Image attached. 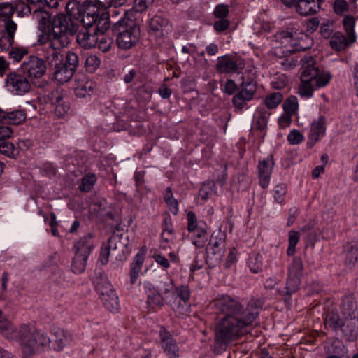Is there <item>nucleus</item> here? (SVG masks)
Here are the masks:
<instances>
[{
    "instance_id": "obj_47",
    "label": "nucleus",
    "mask_w": 358,
    "mask_h": 358,
    "mask_svg": "<svg viewBox=\"0 0 358 358\" xmlns=\"http://www.w3.org/2000/svg\"><path fill=\"white\" fill-rule=\"evenodd\" d=\"M299 104L296 96H290L283 103V109L289 115H293L298 110Z\"/></svg>"
},
{
    "instance_id": "obj_2",
    "label": "nucleus",
    "mask_w": 358,
    "mask_h": 358,
    "mask_svg": "<svg viewBox=\"0 0 358 358\" xmlns=\"http://www.w3.org/2000/svg\"><path fill=\"white\" fill-rule=\"evenodd\" d=\"M77 29L78 26L66 21L63 15H59L48 25L46 24V39L49 41L46 48V71L57 83L68 82L74 74L64 63L62 48L68 43L66 35H74Z\"/></svg>"
},
{
    "instance_id": "obj_29",
    "label": "nucleus",
    "mask_w": 358,
    "mask_h": 358,
    "mask_svg": "<svg viewBox=\"0 0 358 358\" xmlns=\"http://www.w3.org/2000/svg\"><path fill=\"white\" fill-rule=\"evenodd\" d=\"M82 77L83 79L78 80L74 87V92L77 97L84 98L91 94L95 85L92 80H87L83 75Z\"/></svg>"
},
{
    "instance_id": "obj_31",
    "label": "nucleus",
    "mask_w": 358,
    "mask_h": 358,
    "mask_svg": "<svg viewBox=\"0 0 358 358\" xmlns=\"http://www.w3.org/2000/svg\"><path fill=\"white\" fill-rule=\"evenodd\" d=\"M162 231L161 234V241L164 243L170 242V237L165 238V234L173 235L174 229L172 224L171 217L169 213L163 215V222L162 224Z\"/></svg>"
},
{
    "instance_id": "obj_27",
    "label": "nucleus",
    "mask_w": 358,
    "mask_h": 358,
    "mask_svg": "<svg viewBox=\"0 0 358 358\" xmlns=\"http://www.w3.org/2000/svg\"><path fill=\"white\" fill-rule=\"evenodd\" d=\"M145 261V252H138L130 264L129 280L131 285L136 282Z\"/></svg>"
},
{
    "instance_id": "obj_14",
    "label": "nucleus",
    "mask_w": 358,
    "mask_h": 358,
    "mask_svg": "<svg viewBox=\"0 0 358 358\" xmlns=\"http://www.w3.org/2000/svg\"><path fill=\"white\" fill-rule=\"evenodd\" d=\"M161 347L168 358H180V350L176 340L164 327L159 331Z\"/></svg>"
},
{
    "instance_id": "obj_8",
    "label": "nucleus",
    "mask_w": 358,
    "mask_h": 358,
    "mask_svg": "<svg viewBox=\"0 0 358 358\" xmlns=\"http://www.w3.org/2000/svg\"><path fill=\"white\" fill-rule=\"evenodd\" d=\"M94 284L103 306L110 312H117L120 309L118 296L107 277L102 275L96 277Z\"/></svg>"
},
{
    "instance_id": "obj_16",
    "label": "nucleus",
    "mask_w": 358,
    "mask_h": 358,
    "mask_svg": "<svg viewBox=\"0 0 358 358\" xmlns=\"http://www.w3.org/2000/svg\"><path fill=\"white\" fill-rule=\"evenodd\" d=\"M245 66L242 59L234 58L229 55H225L217 59L216 64L217 70L222 73H231L238 72Z\"/></svg>"
},
{
    "instance_id": "obj_22",
    "label": "nucleus",
    "mask_w": 358,
    "mask_h": 358,
    "mask_svg": "<svg viewBox=\"0 0 358 358\" xmlns=\"http://www.w3.org/2000/svg\"><path fill=\"white\" fill-rule=\"evenodd\" d=\"M143 289L147 296V304L153 308H162L165 303V297L160 293L159 289L149 281L143 282Z\"/></svg>"
},
{
    "instance_id": "obj_38",
    "label": "nucleus",
    "mask_w": 358,
    "mask_h": 358,
    "mask_svg": "<svg viewBox=\"0 0 358 358\" xmlns=\"http://www.w3.org/2000/svg\"><path fill=\"white\" fill-rule=\"evenodd\" d=\"M303 271V264L302 259L296 257L293 259L292 262L288 268V274L291 276H297L301 278Z\"/></svg>"
},
{
    "instance_id": "obj_42",
    "label": "nucleus",
    "mask_w": 358,
    "mask_h": 358,
    "mask_svg": "<svg viewBox=\"0 0 358 358\" xmlns=\"http://www.w3.org/2000/svg\"><path fill=\"white\" fill-rule=\"evenodd\" d=\"M216 192V185L213 181L204 182L199 191V196L203 201H206L209 196Z\"/></svg>"
},
{
    "instance_id": "obj_18",
    "label": "nucleus",
    "mask_w": 358,
    "mask_h": 358,
    "mask_svg": "<svg viewBox=\"0 0 358 358\" xmlns=\"http://www.w3.org/2000/svg\"><path fill=\"white\" fill-rule=\"evenodd\" d=\"M293 4L287 7L295 8L301 15L308 16L317 13L321 8L323 0H294Z\"/></svg>"
},
{
    "instance_id": "obj_53",
    "label": "nucleus",
    "mask_w": 358,
    "mask_h": 358,
    "mask_svg": "<svg viewBox=\"0 0 358 358\" xmlns=\"http://www.w3.org/2000/svg\"><path fill=\"white\" fill-rule=\"evenodd\" d=\"M103 34H99V40L96 45L100 50L105 52L110 49L113 43V39L104 36Z\"/></svg>"
},
{
    "instance_id": "obj_40",
    "label": "nucleus",
    "mask_w": 358,
    "mask_h": 358,
    "mask_svg": "<svg viewBox=\"0 0 358 358\" xmlns=\"http://www.w3.org/2000/svg\"><path fill=\"white\" fill-rule=\"evenodd\" d=\"M96 182V176L93 173H88L83 177L79 189L83 192H89Z\"/></svg>"
},
{
    "instance_id": "obj_30",
    "label": "nucleus",
    "mask_w": 358,
    "mask_h": 358,
    "mask_svg": "<svg viewBox=\"0 0 358 358\" xmlns=\"http://www.w3.org/2000/svg\"><path fill=\"white\" fill-rule=\"evenodd\" d=\"M242 80L238 92L246 96V99L252 100L257 92L256 81L252 78L245 79L244 77H242Z\"/></svg>"
},
{
    "instance_id": "obj_6",
    "label": "nucleus",
    "mask_w": 358,
    "mask_h": 358,
    "mask_svg": "<svg viewBox=\"0 0 358 358\" xmlns=\"http://www.w3.org/2000/svg\"><path fill=\"white\" fill-rule=\"evenodd\" d=\"M112 31L117 47L124 50L132 48L138 42L141 36L138 25L128 17L122 18L115 23Z\"/></svg>"
},
{
    "instance_id": "obj_36",
    "label": "nucleus",
    "mask_w": 358,
    "mask_h": 358,
    "mask_svg": "<svg viewBox=\"0 0 358 358\" xmlns=\"http://www.w3.org/2000/svg\"><path fill=\"white\" fill-rule=\"evenodd\" d=\"M10 49L8 51V57L12 59L15 62H20L23 57L28 55L29 50L25 47L13 46V43L10 45Z\"/></svg>"
},
{
    "instance_id": "obj_3",
    "label": "nucleus",
    "mask_w": 358,
    "mask_h": 358,
    "mask_svg": "<svg viewBox=\"0 0 358 358\" xmlns=\"http://www.w3.org/2000/svg\"><path fill=\"white\" fill-rule=\"evenodd\" d=\"M331 79L330 73L320 69L312 56H305L301 59V83L298 94L302 98L310 99L315 89L327 85Z\"/></svg>"
},
{
    "instance_id": "obj_52",
    "label": "nucleus",
    "mask_w": 358,
    "mask_h": 358,
    "mask_svg": "<svg viewBox=\"0 0 358 358\" xmlns=\"http://www.w3.org/2000/svg\"><path fill=\"white\" fill-rule=\"evenodd\" d=\"M152 257L162 270L166 271L171 267L169 260L161 252L155 251Z\"/></svg>"
},
{
    "instance_id": "obj_4",
    "label": "nucleus",
    "mask_w": 358,
    "mask_h": 358,
    "mask_svg": "<svg viewBox=\"0 0 358 358\" xmlns=\"http://www.w3.org/2000/svg\"><path fill=\"white\" fill-rule=\"evenodd\" d=\"M8 327L6 338L19 341L24 357H29L42 350L45 338L42 331L36 327L22 324L18 329L13 324Z\"/></svg>"
},
{
    "instance_id": "obj_1",
    "label": "nucleus",
    "mask_w": 358,
    "mask_h": 358,
    "mask_svg": "<svg viewBox=\"0 0 358 358\" xmlns=\"http://www.w3.org/2000/svg\"><path fill=\"white\" fill-rule=\"evenodd\" d=\"M215 313L222 315L215 327L216 344L227 345L238 340L244 334V329L257 318L262 301L252 299L246 308L236 299L227 294L218 295L213 301Z\"/></svg>"
},
{
    "instance_id": "obj_23",
    "label": "nucleus",
    "mask_w": 358,
    "mask_h": 358,
    "mask_svg": "<svg viewBox=\"0 0 358 358\" xmlns=\"http://www.w3.org/2000/svg\"><path fill=\"white\" fill-rule=\"evenodd\" d=\"M326 132V118L320 115L317 120L312 122L310 133L308 135V145L310 147L317 142L325 135Z\"/></svg>"
},
{
    "instance_id": "obj_9",
    "label": "nucleus",
    "mask_w": 358,
    "mask_h": 358,
    "mask_svg": "<svg viewBox=\"0 0 358 358\" xmlns=\"http://www.w3.org/2000/svg\"><path fill=\"white\" fill-rule=\"evenodd\" d=\"M275 38L277 41L285 46L289 45V48L286 49L287 52L305 51L313 45V39L303 33L297 35L296 33L282 31L276 34Z\"/></svg>"
},
{
    "instance_id": "obj_55",
    "label": "nucleus",
    "mask_w": 358,
    "mask_h": 358,
    "mask_svg": "<svg viewBox=\"0 0 358 358\" xmlns=\"http://www.w3.org/2000/svg\"><path fill=\"white\" fill-rule=\"evenodd\" d=\"M0 152L8 157L15 156V146L9 141L0 142Z\"/></svg>"
},
{
    "instance_id": "obj_43",
    "label": "nucleus",
    "mask_w": 358,
    "mask_h": 358,
    "mask_svg": "<svg viewBox=\"0 0 358 358\" xmlns=\"http://www.w3.org/2000/svg\"><path fill=\"white\" fill-rule=\"evenodd\" d=\"M301 278L297 276H291L287 275V284H286V294L291 296L295 293L300 287Z\"/></svg>"
},
{
    "instance_id": "obj_54",
    "label": "nucleus",
    "mask_w": 358,
    "mask_h": 358,
    "mask_svg": "<svg viewBox=\"0 0 358 358\" xmlns=\"http://www.w3.org/2000/svg\"><path fill=\"white\" fill-rule=\"evenodd\" d=\"M250 101L251 100L246 99V96L238 92L234 96L232 99V103L236 110L241 111L246 106L247 102Z\"/></svg>"
},
{
    "instance_id": "obj_61",
    "label": "nucleus",
    "mask_w": 358,
    "mask_h": 358,
    "mask_svg": "<svg viewBox=\"0 0 358 358\" xmlns=\"http://www.w3.org/2000/svg\"><path fill=\"white\" fill-rule=\"evenodd\" d=\"M343 22L345 30L347 32L348 35L349 36L350 35H355L354 26L355 22L354 17L350 15L345 16L343 18Z\"/></svg>"
},
{
    "instance_id": "obj_11",
    "label": "nucleus",
    "mask_w": 358,
    "mask_h": 358,
    "mask_svg": "<svg viewBox=\"0 0 358 358\" xmlns=\"http://www.w3.org/2000/svg\"><path fill=\"white\" fill-rule=\"evenodd\" d=\"M6 90L16 95H23L31 89L28 79L20 73L16 72L9 73L4 80Z\"/></svg>"
},
{
    "instance_id": "obj_46",
    "label": "nucleus",
    "mask_w": 358,
    "mask_h": 358,
    "mask_svg": "<svg viewBox=\"0 0 358 358\" xmlns=\"http://www.w3.org/2000/svg\"><path fill=\"white\" fill-rule=\"evenodd\" d=\"M300 234L298 231H290L289 232V245L287 250L288 256H293L296 251V246L299 241Z\"/></svg>"
},
{
    "instance_id": "obj_57",
    "label": "nucleus",
    "mask_w": 358,
    "mask_h": 358,
    "mask_svg": "<svg viewBox=\"0 0 358 358\" xmlns=\"http://www.w3.org/2000/svg\"><path fill=\"white\" fill-rule=\"evenodd\" d=\"M153 2L154 0H134L133 8L136 12L143 13L145 11Z\"/></svg>"
},
{
    "instance_id": "obj_5",
    "label": "nucleus",
    "mask_w": 358,
    "mask_h": 358,
    "mask_svg": "<svg viewBox=\"0 0 358 358\" xmlns=\"http://www.w3.org/2000/svg\"><path fill=\"white\" fill-rule=\"evenodd\" d=\"M59 15H63L66 21L71 22L76 24L78 27V24L76 22L72 21L70 19H67L64 14H57L52 19H51L50 15L46 11V22L48 25L50 22L57 17ZM110 27V17L107 12H101V17H97L95 22L90 26H84L78 29L76 33L78 32L76 36V42L82 48L88 50L91 49L96 45L99 40V34H104Z\"/></svg>"
},
{
    "instance_id": "obj_39",
    "label": "nucleus",
    "mask_w": 358,
    "mask_h": 358,
    "mask_svg": "<svg viewBox=\"0 0 358 358\" xmlns=\"http://www.w3.org/2000/svg\"><path fill=\"white\" fill-rule=\"evenodd\" d=\"M248 265L250 270L255 273H257L262 270L263 258L258 253L252 254L248 259Z\"/></svg>"
},
{
    "instance_id": "obj_49",
    "label": "nucleus",
    "mask_w": 358,
    "mask_h": 358,
    "mask_svg": "<svg viewBox=\"0 0 358 358\" xmlns=\"http://www.w3.org/2000/svg\"><path fill=\"white\" fill-rule=\"evenodd\" d=\"M324 324L334 330H337L340 328L342 322L339 318V315L337 313H331L328 314L324 320Z\"/></svg>"
},
{
    "instance_id": "obj_51",
    "label": "nucleus",
    "mask_w": 358,
    "mask_h": 358,
    "mask_svg": "<svg viewBox=\"0 0 358 358\" xmlns=\"http://www.w3.org/2000/svg\"><path fill=\"white\" fill-rule=\"evenodd\" d=\"M100 66V59L95 55L87 56L85 59V66L86 71L90 73H94Z\"/></svg>"
},
{
    "instance_id": "obj_63",
    "label": "nucleus",
    "mask_w": 358,
    "mask_h": 358,
    "mask_svg": "<svg viewBox=\"0 0 358 358\" xmlns=\"http://www.w3.org/2000/svg\"><path fill=\"white\" fill-rule=\"evenodd\" d=\"M187 229L189 232L198 228L197 218L196 214L193 211H189L187 214Z\"/></svg>"
},
{
    "instance_id": "obj_35",
    "label": "nucleus",
    "mask_w": 358,
    "mask_h": 358,
    "mask_svg": "<svg viewBox=\"0 0 358 358\" xmlns=\"http://www.w3.org/2000/svg\"><path fill=\"white\" fill-rule=\"evenodd\" d=\"M88 257L75 254L71 264V270L76 274H80L85 270Z\"/></svg>"
},
{
    "instance_id": "obj_25",
    "label": "nucleus",
    "mask_w": 358,
    "mask_h": 358,
    "mask_svg": "<svg viewBox=\"0 0 358 358\" xmlns=\"http://www.w3.org/2000/svg\"><path fill=\"white\" fill-rule=\"evenodd\" d=\"M355 41V35H350V36L348 35V37H346L341 32H336L331 36L329 44L332 49L336 51H341Z\"/></svg>"
},
{
    "instance_id": "obj_37",
    "label": "nucleus",
    "mask_w": 358,
    "mask_h": 358,
    "mask_svg": "<svg viewBox=\"0 0 358 358\" xmlns=\"http://www.w3.org/2000/svg\"><path fill=\"white\" fill-rule=\"evenodd\" d=\"M276 51V55H278L280 52L289 53V55H285L281 59V61L279 62L280 64L285 70L291 69L296 65L297 59L294 57V52H287L286 50L282 51L281 49H277Z\"/></svg>"
},
{
    "instance_id": "obj_58",
    "label": "nucleus",
    "mask_w": 358,
    "mask_h": 358,
    "mask_svg": "<svg viewBox=\"0 0 358 358\" xmlns=\"http://www.w3.org/2000/svg\"><path fill=\"white\" fill-rule=\"evenodd\" d=\"M213 14L216 18H225L229 15V6L225 4H218L215 6Z\"/></svg>"
},
{
    "instance_id": "obj_33",
    "label": "nucleus",
    "mask_w": 358,
    "mask_h": 358,
    "mask_svg": "<svg viewBox=\"0 0 358 358\" xmlns=\"http://www.w3.org/2000/svg\"><path fill=\"white\" fill-rule=\"evenodd\" d=\"M192 234V243L197 248H202L208 241V233L201 227L191 231Z\"/></svg>"
},
{
    "instance_id": "obj_13",
    "label": "nucleus",
    "mask_w": 358,
    "mask_h": 358,
    "mask_svg": "<svg viewBox=\"0 0 358 358\" xmlns=\"http://www.w3.org/2000/svg\"><path fill=\"white\" fill-rule=\"evenodd\" d=\"M15 11L14 7L10 3H0V19L2 18L4 22V31L6 34V39L8 42L12 45L14 43V36L17 30V24L10 17Z\"/></svg>"
},
{
    "instance_id": "obj_60",
    "label": "nucleus",
    "mask_w": 358,
    "mask_h": 358,
    "mask_svg": "<svg viewBox=\"0 0 358 358\" xmlns=\"http://www.w3.org/2000/svg\"><path fill=\"white\" fill-rule=\"evenodd\" d=\"M54 106H55V115L59 117L64 116L70 108L69 104L66 103L64 99L60 103L55 104Z\"/></svg>"
},
{
    "instance_id": "obj_26",
    "label": "nucleus",
    "mask_w": 358,
    "mask_h": 358,
    "mask_svg": "<svg viewBox=\"0 0 358 358\" xmlns=\"http://www.w3.org/2000/svg\"><path fill=\"white\" fill-rule=\"evenodd\" d=\"M343 256L345 264L348 267L353 266L358 259V241L345 245Z\"/></svg>"
},
{
    "instance_id": "obj_21",
    "label": "nucleus",
    "mask_w": 358,
    "mask_h": 358,
    "mask_svg": "<svg viewBox=\"0 0 358 358\" xmlns=\"http://www.w3.org/2000/svg\"><path fill=\"white\" fill-rule=\"evenodd\" d=\"M357 301L353 294L345 295L342 299L340 312L345 320H355L358 317Z\"/></svg>"
},
{
    "instance_id": "obj_41",
    "label": "nucleus",
    "mask_w": 358,
    "mask_h": 358,
    "mask_svg": "<svg viewBox=\"0 0 358 358\" xmlns=\"http://www.w3.org/2000/svg\"><path fill=\"white\" fill-rule=\"evenodd\" d=\"M282 94L280 92H273L266 96L264 102L268 109H273L282 102Z\"/></svg>"
},
{
    "instance_id": "obj_44",
    "label": "nucleus",
    "mask_w": 358,
    "mask_h": 358,
    "mask_svg": "<svg viewBox=\"0 0 358 358\" xmlns=\"http://www.w3.org/2000/svg\"><path fill=\"white\" fill-rule=\"evenodd\" d=\"M174 287L173 280L171 278H168L166 280L160 281L157 289L166 299L169 294L174 293Z\"/></svg>"
},
{
    "instance_id": "obj_62",
    "label": "nucleus",
    "mask_w": 358,
    "mask_h": 358,
    "mask_svg": "<svg viewBox=\"0 0 358 358\" xmlns=\"http://www.w3.org/2000/svg\"><path fill=\"white\" fill-rule=\"evenodd\" d=\"M287 78L285 75H282L275 78L271 84L273 88L280 90L285 87L287 85Z\"/></svg>"
},
{
    "instance_id": "obj_7",
    "label": "nucleus",
    "mask_w": 358,
    "mask_h": 358,
    "mask_svg": "<svg viewBox=\"0 0 358 358\" xmlns=\"http://www.w3.org/2000/svg\"><path fill=\"white\" fill-rule=\"evenodd\" d=\"M68 20H80L84 26H90L101 17L100 10L94 3L87 0H71L66 6Z\"/></svg>"
},
{
    "instance_id": "obj_15",
    "label": "nucleus",
    "mask_w": 358,
    "mask_h": 358,
    "mask_svg": "<svg viewBox=\"0 0 358 358\" xmlns=\"http://www.w3.org/2000/svg\"><path fill=\"white\" fill-rule=\"evenodd\" d=\"M212 234L207 247V263L210 267L220 264L224 256V241L222 238Z\"/></svg>"
},
{
    "instance_id": "obj_10",
    "label": "nucleus",
    "mask_w": 358,
    "mask_h": 358,
    "mask_svg": "<svg viewBox=\"0 0 358 358\" xmlns=\"http://www.w3.org/2000/svg\"><path fill=\"white\" fill-rule=\"evenodd\" d=\"M22 69L29 74L33 80V84L38 87H43L44 81L42 79L45 73V62L36 56H30L27 61L22 64Z\"/></svg>"
},
{
    "instance_id": "obj_12",
    "label": "nucleus",
    "mask_w": 358,
    "mask_h": 358,
    "mask_svg": "<svg viewBox=\"0 0 358 358\" xmlns=\"http://www.w3.org/2000/svg\"><path fill=\"white\" fill-rule=\"evenodd\" d=\"M146 24L148 34L155 38H164L171 28L169 20L159 15L149 18Z\"/></svg>"
},
{
    "instance_id": "obj_28",
    "label": "nucleus",
    "mask_w": 358,
    "mask_h": 358,
    "mask_svg": "<svg viewBox=\"0 0 358 358\" xmlns=\"http://www.w3.org/2000/svg\"><path fill=\"white\" fill-rule=\"evenodd\" d=\"M339 329H341L344 338L348 341H354L358 335V328L355 320H345Z\"/></svg>"
},
{
    "instance_id": "obj_32",
    "label": "nucleus",
    "mask_w": 358,
    "mask_h": 358,
    "mask_svg": "<svg viewBox=\"0 0 358 358\" xmlns=\"http://www.w3.org/2000/svg\"><path fill=\"white\" fill-rule=\"evenodd\" d=\"M26 119V113L24 110H18L12 112L6 111L4 124L18 125Z\"/></svg>"
},
{
    "instance_id": "obj_64",
    "label": "nucleus",
    "mask_w": 358,
    "mask_h": 358,
    "mask_svg": "<svg viewBox=\"0 0 358 358\" xmlns=\"http://www.w3.org/2000/svg\"><path fill=\"white\" fill-rule=\"evenodd\" d=\"M229 21L225 18H222L214 23L213 28L216 32L221 33L227 30L229 27Z\"/></svg>"
},
{
    "instance_id": "obj_34",
    "label": "nucleus",
    "mask_w": 358,
    "mask_h": 358,
    "mask_svg": "<svg viewBox=\"0 0 358 358\" xmlns=\"http://www.w3.org/2000/svg\"><path fill=\"white\" fill-rule=\"evenodd\" d=\"M174 293L176 294V299H179L178 305L176 307V308L179 310L180 308L181 302L185 305L190 299V290L189 286L182 285L177 287H174Z\"/></svg>"
},
{
    "instance_id": "obj_45",
    "label": "nucleus",
    "mask_w": 358,
    "mask_h": 358,
    "mask_svg": "<svg viewBox=\"0 0 358 358\" xmlns=\"http://www.w3.org/2000/svg\"><path fill=\"white\" fill-rule=\"evenodd\" d=\"M287 192V187L286 184L280 183L277 185L273 190V194L275 202L278 203H282L285 200V196Z\"/></svg>"
},
{
    "instance_id": "obj_48",
    "label": "nucleus",
    "mask_w": 358,
    "mask_h": 358,
    "mask_svg": "<svg viewBox=\"0 0 358 358\" xmlns=\"http://www.w3.org/2000/svg\"><path fill=\"white\" fill-rule=\"evenodd\" d=\"M269 113L264 109H260L257 113V128L260 131H264L267 127Z\"/></svg>"
},
{
    "instance_id": "obj_56",
    "label": "nucleus",
    "mask_w": 358,
    "mask_h": 358,
    "mask_svg": "<svg viewBox=\"0 0 358 358\" xmlns=\"http://www.w3.org/2000/svg\"><path fill=\"white\" fill-rule=\"evenodd\" d=\"M48 99L52 106L60 103L64 99L63 90L56 88L48 95Z\"/></svg>"
},
{
    "instance_id": "obj_59",
    "label": "nucleus",
    "mask_w": 358,
    "mask_h": 358,
    "mask_svg": "<svg viewBox=\"0 0 358 358\" xmlns=\"http://www.w3.org/2000/svg\"><path fill=\"white\" fill-rule=\"evenodd\" d=\"M287 140L292 145H298L303 140V136L298 130L292 131L287 136Z\"/></svg>"
},
{
    "instance_id": "obj_24",
    "label": "nucleus",
    "mask_w": 358,
    "mask_h": 358,
    "mask_svg": "<svg viewBox=\"0 0 358 358\" xmlns=\"http://www.w3.org/2000/svg\"><path fill=\"white\" fill-rule=\"evenodd\" d=\"M92 238V234L89 233L77 241L73 245L75 254L89 257L94 248Z\"/></svg>"
},
{
    "instance_id": "obj_50",
    "label": "nucleus",
    "mask_w": 358,
    "mask_h": 358,
    "mask_svg": "<svg viewBox=\"0 0 358 358\" xmlns=\"http://www.w3.org/2000/svg\"><path fill=\"white\" fill-rule=\"evenodd\" d=\"M65 66L73 73L76 72L78 66V56L73 52H68L66 55V60L64 61Z\"/></svg>"
},
{
    "instance_id": "obj_19",
    "label": "nucleus",
    "mask_w": 358,
    "mask_h": 358,
    "mask_svg": "<svg viewBox=\"0 0 358 358\" xmlns=\"http://www.w3.org/2000/svg\"><path fill=\"white\" fill-rule=\"evenodd\" d=\"M29 6L34 8L32 9L33 17L38 22V29L41 31L38 35V42L43 44V38L45 36V3L43 0H27Z\"/></svg>"
},
{
    "instance_id": "obj_20",
    "label": "nucleus",
    "mask_w": 358,
    "mask_h": 358,
    "mask_svg": "<svg viewBox=\"0 0 358 358\" xmlns=\"http://www.w3.org/2000/svg\"><path fill=\"white\" fill-rule=\"evenodd\" d=\"M273 166L274 160L272 155L259 162L257 167L259 184L263 189H266L269 185Z\"/></svg>"
},
{
    "instance_id": "obj_17",
    "label": "nucleus",
    "mask_w": 358,
    "mask_h": 358,
    "mask_svg": "<svg viewBox=\"0 0 358 358\" xmlns=\"http://www.w3.org/2000/svg\"><path fill=\"white\" fill-rule=\"evenodd\" d=\"M71 340V335L63 329L57 327L51 328L48 342L50 348L54 350L57 352L62 350L64 347L70 343Z\"/></svg>"
}]
</instances>
